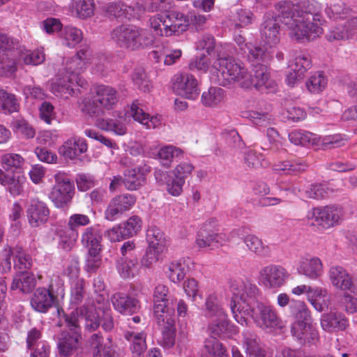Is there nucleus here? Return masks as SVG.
Masks as SVG:
<instances>
[{
    "label": "nucleus",
    "instance_id": "f257e3e1",
    "mask_svg": "<svg viewBox=\"0 0 357 357\" xmlns=\"http://www.w3.org/2000/svg\"><path fill=\"white\" fill-rule=\"evenodd\" d=\"M252 66V70L249 72L242 62L231 57L221 56L218 54L212 67L217 70L219 82L223 86L238 82L241 87L244 89L255 87L261 91H275L276 84L271 79V73L267 66Z\"/></svg>",
    "mask_w": 357,
    "mask_h": 357
},
{
    "label": "nucleus",
    "instance_id": "f03ea898",
    "mask_svg": "<svg viewBox=\"0 0 357 357\" xmlns=\"http://www.w3.org/2000/svg\"><path fill=\"white\" fill-rule=\"evenodd\" d=\"M230 309L235 320L242 326L247 325L246 315H250L257 327L264 331H271L279 326L280 319L275 309L263 303H257L252 307L238 306L231 299Z\"/></svg>",
    "mask_w": 357,
    "mask_h": 357
},
{
    "label": "nucleus",
    "instance_id": "7ed1b4c3",
    "mask_svg": "<svg viewBox=\"0 0 357 357\" xmlns=\"http://www.w3.org/2000/svg\"><path fill=\"white\" fill-rule=\"evenodd\" d=\"M288 310L295 320L291 328L292 335L303 344L317 342L319 333L312 325L311 313L306 303L300 300H292Z\"/></svg>",
    "mask_w": 357,
    "mask_h": 357
},
{
    "label": "nucleus",
    "instance_id": "20e7f679",
    "mask_svg": "<svg viewBox=\"0 0 357 357\" xmlns=\"http://www.w3.org/2000/svg\"><path fill=\"white\" fill-rule=\"evenodd\" d=\"M91 61V52L87 47L81 49L66 63V74L57 79L54 84L57 91L72 95L73 86L76 84L84 87L85 81L79 75L82 73Z\"/></svg>",
    "mask_w": 357,
    "mask_h": 357
},
{
    "label": "nucleus",
    "instance_id": "39448f33",
    "mask_svg": "<svg viewBox=\"0 0 357 357\" xmlns=\"http://www.w3.org/2000/svg\"><path fill=\"white\" fill-rule=\"evenodd\" d=\"M317 3L310 0H301L296 6L290 1H280L275 5L277 14L268 13L266 15V22L274 21L280 22L283 20L292 18L294 12H298V16L303 18L301 22H314L321 20V15L317 11Z\"/></svg>",
    "mask_w": 357,
    "mask_h": 357
},
{
    "label": "nucleus",
    "instance_id": "423d86ee",
    "mask_svg": "<svg viewBox=\"0 0 357 357\" xmlns=\"http://www.w3.org/2000/svg\"><path fill=\"white\" fill-rule=\"evenodd\" d=\"M55 183L49 194V199L57 208H66L71 204L75 188L73 181L63 172L54 175Z\"/></svg>",
    "mask_w": 357,
    "mask_h": 357
},
{
    "label": "nucleus",
    "instance_id": "0eeeda50",
    "mask_svg": "<svg viewBox=\"0 0 357 357\" xmlns=\"http://www.w3.org/2000/svg\"><path fill=\"white\" fill-rule=\"evenodd\" d=\"M229 289L236 298H240L243 302L238 306L252 307L257 302L259 289L255 284L245 278H231L228 281Z\"/></svg>",
    "mask_w": 357,
    "mask_h": 357
},
{
    "label": "nucleus",
    "instance_id": "6e6552de",
    "mask_svg": "<svg viewBox=\"0 0 357 357\" xmlns=\"http://www.w3.org/2000/svg\"><path fill=\"white\" fill-rule=\"evenodd\" d=\"M164 26L161 28V24H158L149 29L138 28V41L137 50L144 48L152 45L155 41V36L152 33V29L156 35L161 36H170L173 34L179 35L186 31L188 24H171L169 26L166 24H162Z\"/></svg>",
    "mask_w": 357,
    "mask_h": 357
},
{
    "label": "nucleus",
    "instance_id": "1a4fd4ad",
    "mask_svg": "<svg viewBox=\"0 0 357 357\" xmlns=\"http://www.w3.org/2000/svg\"><path fill=\"white\" fill-rule=\"evenodd\" d=\"M96 309L93 305H83L65 314V321L69 328H77L81 321H84L85 328L89 331H93L100 326V320Z\"/></svg>",
    "mask_w": 357,
    "mask_h": 357
},
{
    "label": "nucleus",
    "instance_id": "9d476101",
    "mask_svg": "<svg viewBox=\"0 0 357 357\" xmlns=\"http://www.w3.org/2000/svg\"><path fill=\"white\" fill-rule=\"evenodd\" d=\"M105 15L110 21H146L144 12L141 8L134 9L122 2H113L103 8Z\"/></svg>",
    "mask_w": 357,
    "mask_h": 357
},
{
    "label": "nucleus",
    "instance_id": "9b49d317",
    "mask_svg": "<svg viewBox=\"0 0 357 357\" xmlns=\"http://www.w3.org/2000/svg\"><path fill=\"white\" fill-rule=\"evenodd\" d=\"M344 212L342 208L337 206H326L314 208L307 213V219L312 224L329 228L338 225L342 220Z\"/></svg>",
    "mask_w": 357,
    "mask_h": 357
},
{
    "label": "nucleus",
    "instance_id": "f8f14e48",
    "mask_svg": "<svg viewBox=\"0 0 357 357\" xmlns=\"http://www.w3.org/2000/svg\"><path fill=\"white\" fill-rule=\"evenodd\" d=\"M172 87L176 95L188 99H196L199 93L197 79L194 75L187 73L174 75L172 79Z\"/></svg>",
    "mask_w": 357,
    "mask_h": 357
},
{
    "label": "nucleus",
    "instance_id": "ddd939ff",
    "mask_svg": "<svg viewBox=\"0 0 357 357\" xmlns=\"http://www.w3.org/2000/svg\"><path fill=\"white\" fill-rule=\"evenodd\" d=\"M162 307L157 306L155 310V319L159 325H164L162 330L161 344L165 348H171L175 344L176 337V319L174 310H170L165 314H161Z\"/></svg>",
    "mask_w": 357,
    "mask_h": 357
},
{
    "label": "nucleus",
    "instance_id": "4468645a",
    "mask_svg": "<svg viewBox=\"0 0 357 357\" xmlns=\"http://www.w3.org/2000/svg\"><path fill=\"white\" fill-rule=\"evenodd\" d=\"M241 50L252 65L268 63L273 57V49L263 42H248L243 45Z\"/></svg>",
    "mask_w": 357,
    "mask_h": 357
},
{
    "label": "nucleus",
    "instance_id": "2eb2a0df",
    "mask_svg": "<svg viewBox=\"0 0 357 357\" xmlns=\"http://www.w3.org/2000/svg\"><path fill=\"white\" fill-rule=\"evenodd\" d=\"M136 202L135 196L123 194L112 198L105 211V218L109 221H114L125 212L129 211Z\"/></svg>",
    "mask_w": 357,
    "mask_h": 357
},
{
    "label": "nucleus",
    "instance_id": "dca6fc26",
    "mask_svg": "<svg viewBox=\"0 0 357 357\" xmlns=\"http://www.w3.org/2000/svg\"><path fill=\"white\" fill-rule=\"evenodd\" d=\"M259 274L264 284L269 288L282 287L288 278V273L285 268L273 264L263 267Z\"/></svg>",
    "mask_w": 357,
    "mask_h": 357
},
{
    "label": "nucleus",
    "instance_id": "f3484780",
    "mask_svg": "<svg viewBox=\"0 0 357 357\" xmlns=\"http://www.w3.org/2000/svg\"><path fill=\"white\" fill-rule=\"evenodd\" d=\"M290 38L304 43L314 40L323 33V28L318 24H287Z\"/></svg>",
    "mask_w": 357,
    "mask_h": 357
},
{
    "label": "nucleus",
    "instance_id": "a211bd4d",
    "mask_svg": "<svg viewBox=\"0 0 357 357\" xmlns=\"http://www.w3.org/2000/svg\"><path fill=\"white\" fill-rule=\"evenodd\" d=\"M50 213L46 203L37 198L30 200L26 208V216L31 227H38L46 223Z\"/></svg>",
    "mask_w": 357,
    "mask_h": 357
},
{
    "label": "nucleus",
    "instance_id": "6ab92c4d",
    "mask_svg": "<svg viewBox=\"0 0 357 357\" xmlns=\"http://www.w3.org/2000/svg\"><path fill=\"white\" fill-rule=\"evenodd\" d=\"M138 28L126 24H122L112 33V38L122 47L130 50H137L138 43L134 38L138 36Z\"/></svg>",
    "mask_w": 357,
    "mask_h": 357
},
{
    "label": "nucleus",
    "instance_id": "aec40b11",
    "mask_svg": "<svg viewBox=\"0 0 357 357\" xmlns=\"http://www.w3.org/2000/svg\"><path fill=\"white\" fill-rule=\"evenodd\" d=\"M43 29L49 34L58 33L66 42L67 45L70 46L79 43L82 33L77 28L63 24H43Z\"/></svg>",
    "mask_w": 357,
    "mask_h": 357
},
{
    "label": "nucleus",
    "instance_id": "412c9836",
    "mask_svg": "<svg viewBox=\"0 0 357 357\" xmlns=\"http://www.w3.org/2000/svg\"><path fill=\"white\" fill-rule=\"evenodd\" d=\"M328 277L332 285L337 289L348 291L354 287L352 277L342 266H331L328 271Z\"/></svg>",
    "mask_w": 357,
    "mask_h": 357
},
{
    "label": "nucleus",
    "instance_id": "4be33fe9",
    "mask_svg": "<svg viewBox=\"0 0 357 357\" xmlns=\"http://www.w3.org/2000/svg\"><path fill=\"white\" fill-rule=\"evenodd\" d=\"M25 181L26 178L20 172L6 174L0 169V184L6 187L13 197L19 196L23 192Z\"/></svg>",
    "mask_w": 357,
    "mask_h": 357
},
{
    "label": "nucleus",
    "instance_id": "5701e85b",
    "mask_svg": "<svg viewBox=\"0 0 357 357\" xmlns=\"http://www.w3.org/2000/svg\"><path fill=\"white\" fill-rule=\"evenodd\" d=\"M114 309L125 315L135 313L139 308L137 299L123 293H116L111 297Z\"/></svg>",
    "mask_w": 357,
    "mask_h": 357
},
{
    "label": "nucleus",
    "instance_id": "b1692460",
    "mask_svg": "<svg viewBox=\"0 0 357 357\" xmlns=\"http://www.w3.org/2000/svg\"><path fill=\"white\" fill-rule=\"evenodd\" d=\"M298 271L299 273L314 280L323 273V264L317 257H302L299 261Z\"/></svg>",
    "mask_w": 357,
    "mask_h": 357
},
{
    "label": "nucleus",
    "instance_id": "393cba45",
    "mask_svg": "<svg viewBox=\"0 0 357 357\" xmlns=\"http://www.w3.org/2000/svg\"><path fill=\"white\" fill-rule=\"evenodd\" d=\"M95 93L96 100L98 102L100 107L107 109H112L119 100L116 90L110 86H98Z\"/></svg>",
    "mask_w": 357,
    "mask_h": 357
},
{
    "label": "nucleus",
    "instance_id": "a878e982",
    "mask_svg": "<svg viewBox=\"0 0 357 357\" xmlns=\"http://www.w3.org/2000/svg\"><path fill=\"white\" fill-rule=\"evenodd\" d=\"M348 325V320L340 312H330L321 316V326L326 331H344Z\"/></svg>",
    "mask_w": 357,
    "mask_h": 357
},
{
    "label": "nucleus",
    "instance_id": "bb28decb",
    "mask_svg": "<svg viewBox=\"0 0 357 357\" xmlns=\"http://www.w3.org/2000/svg\"><path fill=\"white\" fill-rule=\"evenodd\" d=\"M167 20L170 22H174L176 20H183L184 22H188L190 20L191 22H204L206 20L204 16L195 15L192 13L189 15L186 16L183 13L176 10H165L157 14L154 16L153 22H166Z\"/></svg>",
    "mask_w": 357,
    "mask_h": 357
},
{
    "label": "nucleus",
    "instance_id": "cd10ccee",
    "mask_svg": "<svg viewBox=\"0 0 357 357\" xmlns=\"http://www.w3.org/2000/svg\"><path fill=\"white\" fill-rule=\"evenodd\" d=\"M54 296L50 289L38 288L34 292L31 305L32 307L40 312H46L53 305Z\"/></svg>",
    "mask_w": 357,
    "mask_h": 357
},
{
    "label": "nucleus",
    "instance_id": "c85d7f7f",
    "mask_svg": "<svg viewBox=\"0 0 357 357\" xmlns=\"http://www.w3.org/2000/svg\"><path fill=\"white\" fill-rule=\"evenodd\" d=\"M80 335L77 332L73 333H63L58 342L59 354L61 357H69L79 347Z\"/></svg>",
    "mask_w": 357,
    "mask_h": 357
},
{
    "label": "nucleus",
    "instance_id": "c756f323",
    "mask_svg": "<svg viewBox=\"0 0 357 357\" xmlns=\"http://www.w3.org/2000/svg\"><path fill=\"white\" fill-rule=\"evenodd\" d=\"M36 283V278L33 273L22 271L14 276L10 289L19 290L24 294H29L35 288Z\"/></svg>",
    "mask_w": 357,
    "mask_h": 357
},
{
    "label": "nucleus",
    "instance_id": "7c9ffc66",
    "mask_svg": "<svg viewBox=\"0 0 357 357\" xmlns=\"http://www.w3.org/2000/svg\"><path fill=\"white\" fill-rule=\"evenodd\" d=\"M87 149V144L84 139L73 137L65 142L60 151L65 158L73 160L85 153Z\"/></svg>",
    "mask_w": 357,
    "mask_h": 357
},
{
    "label": "nucleus",
    "instance_id": "2f4dec72",
    "mask_svg": "<svg viewBox=\"0 0 357 357\" xmlns=\"http://www.w3.org/2000/svg\"><path fill=\"white\" fill-rule=\"evenodd\" d=\"M101 241L102 234L96 227H86L82 234L81 242L89 252L100 251L102 249Z\"/></svg>",
    "mask_w": 357,
    "mask_h": 357
},
{
    "label": "nucleus",
    "instance_id": "473e14b6",
    "mask_svg": "<svg viewBox=\"0 0 357 357\" xmlns=\"http://www.w3.org/2000/svg\"><path fill=\"white\" fill-rule=\"evenodd\" d=\"M130 115L147 129L158 128L161 124V121L158 116L150 117L149 114L139 107L137 102H134L131 105Z\"/></svg>",
    "mask_w": 357,
    "mask_h": 357
},
{
    "label": "nucleus",
    "instance_id": "72a5a7b5",
    "mask_svg": "<svg viewBox=\"0 0 357 357\" xmlns=\"http://www.w3.org/2000/svg\"><path fill=\"white\" fill-rule=\"evenodd\" d=\"M243 347L248 357H263L265 350L256 334L247 331L243 334Z\"/></svg>",
    "mask_w": 357,
    "mask_h": 357
},
{
    "label": "nucleus",
    "instance_id": "f704fd0d",
    "mask_svg": "<svg viewBox=\"0 0 357 357\" xmlns=\"http://www.w3.org/2000/svg\"><path fill=\"white\" fill-rule=\"evenodd\" d=\"M17 56L19 61L24 65L38 66L45 60V54L43 49L31 51L22 45L17 52Z\"/></svg>",
    "mask_w": 357,
    "mask_h": 357
},
{
    "label": "nucleus",
    "instance_id": "c9c22d12",
    "mask_svg": "<svg viewBox=\"0 0 357 357\" xmlns=\"http://www.w3.org/2000/svg\"><path fill=\"white\" fill-rule=\"evenodd\" d=\"M70 9L73 15L86 20L93 15L94 3L93 0H73Z\"/></svg>",
    "mask_w": 357,
    "mask_h": 357
},
{
    "label": "nucleus",
    "instance_id": "e433bc0d",
    "mask_svg": "<svg viewBox=\"0 0 357 357\" xmlns=\"http://www.w3.org/2000/svg\"><path fill=\"white\" fill-rule=\"evenodd\" d=\"M205 314L209 319L227 316L215 294H211L206 297L205 301Z\"/></svg>",
    "mask_w": 357,
    "mask_h": 357
},
{
    "label": "nucleus",
    "instance_id": "4c0bfd02",
    "mask_svg": "<svg viewBox=\"0 0 357 357\" xmlns=\"http://www.w3.org/2000/svg\"><path fill=\"white\" fill-rule=\"evenodd\" d=\"M169 293V289L164 284H158L153 292V314L155 317V310L157 306H160L162 307V312L161 314H165L167 312L170 310H174L173 307H170L169 306V300L167 299V295Z\"/></svg>",
    "mask_w": 357,
    "mask_h": 357
},
{
    "label": "nucleus",
    "instance_id": "58836bf2",
    "mask_svg": "<svg viewBox=\"0 0 357 357\" xmlns=\"http://www.w3.org/2000/svg\"><path fill=\"white\" fill-rule=\"evenodd\" d=\"M126 338L131 342L130 350L133 357H143L146 349V335L144 333H128Z\"/></svg>",
    "mask_w": 357,
    "mask_h": 357
},
{
    "label": "nucleus",
    "instance_id": "ea45409f",
    "mask_svg": "<svg viewBox=\"0 0 357 357\" xmlns=\"http://www.w3.org/2000/svg\"><path fill=\"white\" fill-rule=\"evenodd\" d=\"M18 65H22L18 60L17 53L2 54L0 59V75L3 76H11L17 70Z\"/></svg>",
    "mask_w": 357,
    "mask_h": 357
},
{
    "label": "nucleus",
    "instance_id": "a19ab883",
    "mask_svg": "<svg viewBox=\"0 0 357 357\" xmlns=\"http://www.w3.org/2000/svg\"><path fill=\"white\" fill-rule=\"evenodd\" d=\"M224 98V90L219 87L213 86L202 93L201 102L205 107H213L220 104Z\"/></svg>",
    "mask_w": 357,
    "mask_h": 357
},
{
    "label": "nucleus",
    "instance_id": "79ce46f5",
    "mask_svg": "<svg viewBox=\"0 0 357 357\" xmlns=\"http://www.w3.org/2000/svg\"><path fill=\"white\" fill-rule=\"evenodd\" d=\"M243 242L248 249L257 256L266 257L270 252L269 247L264 245L261 239L255 235H246L243 238Z\"/></svg>",
    "mask_w": 357,
    "mask_h": 357
},
{
    "label": "nucleus",
    "instance_id": "37998d69",
    "mask_svg": "<svg viewBox=\"0 0 357 357\" xmlns=\"http://www.w3.org/2000/svg\"><path fill=\"white\" fill-rule=\"evenodd\" d=\"M146 182L144 174L139 169L128 170L125 174L123 184L128 190H136Z\"/></svg>",
    "mask_w": 357,
    "mask_h": 357
},
{
    "label": "nucleus",
    "instance_id": "c03bdc74",
    "mask_svg": "<svg viewBox=\"0 0 357 357\" xmlns=\"http://www.w3.org/2000/svg\"><path fill=\"white\" fill-rule=\"evenodd\" d=\"M353 26L351 24H332L326 37L328 41L349 38L352 34Z\"/></svg>",
    "mask_w": 357,
    "mask_h": 357
},
{
    "label": "nucleus",
    "instance_id": "a18cd8bd",
    "mask_svg": "<svg viewBox=\"0 0 357 357\" xmlns=\"http://www.w3.org/2000/svg\"><path fill=\"white\" fill-rule=\"evenodd\" d=\"M137 257L121 258L117 264V270L123 278H132L138 271Z\"/></svg>",
    "mask_w": 357,
    "mask_h": 357
},
{
    "label": "nucleus",
    "instance_id": "49530a36",
    "mask_svg": "<svg viewBox=\"0 0 357 357\" xmlns=\"http://www.w3.org/2000/svg\"><path fill=\"white\" fill-rule=\"evenodd\" d=\"M261 36L262 42L273 49L280 40L278 24H264L261 29Z\"/></svg>",
    "mask_w": 357,
    "mask_h": 357
},
{
    "label": "nucleus",
    "instance_id": "de8ad7c7",
    "mask_svg": "<svg viewBox=\"0 0 357 357\" xmlns=\"http://www.w3.org/2000/svg\"><path fill=\"white\" fill-rule=\"evenodd\" d=\"M166 273L169 280L174 283L183 280L186 275L184 260L180 259L170 262L167 265Z\"/></svg>",
    "mask_w": 357,
    "mask_h": 357
},
{
    "label": "nucleus",
    "instance_id": "09e8293b",
    "mask_svg": "<svg viewBox=\"0 0 357 357\" xmlns=\"http://www.w3.org/2000/svg\"><path fill=\"white\" fill-rule=\"evenodd\" d=\"M159 159L164 166L169 167L172 162L183 157V151L172 145L161 148L158 153Z\"/></svg>",
    "mask_w": 357,
    "mask_h": 357
},
{
    "label": "nucleus",
    "instance_id": "8fccbe9b",
    "mask_svg": "<svg viewBox=\"0 0 357 357\" xmlns=\"http://www.w3.org/2000/svg\"><path fill=\"white\" fill-rule=\"evenodd\" d=\"M204 349L211 357H228L227 349L215 337H210L204 341Z\"/></svg>",
    "mask_w": 357,
    "mask_h": 357
},
{
    "label": "nucleus",
    "instance_id": "3c124183",
    "mask_svg": "<svg viewBox=\"0 0 357 357\" xmlns=\"http://www.w3.org/2000/svg\"><path fill=\"white\" fill-rule=\"evenodd\" d=\"M59 238V246L66 250H70L75 244L77 232L68 227L66 229H61L58 231Z\"/></svg>",
    "mask_w": 357,
    "mask_h": 357
},
{
    "label": "nucleus",
    "instance_id": "603ef678",
    "mask_svg": "<svg viewBox=\"0 0 357 357\" xmlns=\"http://www.w3.org/2000/svg\"><path fill=\"white\" fill-rule=\"evenodd\" d=\"M96 126L101 130L113 131L119 135H123L127 131L124 124L119 121H114L110 119H99L97 120Z\"/></svg>",
    "mask_w": 357,
    "mask_h": 357
},
{
    "label": "nucleus",
    "instance_id": "864d4df0",
    "mask_svg": "<svg viewBox=\"0 0 357 357\" xmlns=\"http://www.w3.org/2000/svg\"><path fill=\"white\" fill-rule=\"evenodd\" d=\"M21 44L18 39L10 37L7 34L0 33V53H17Z\"/></svg>",
    "mask_w": 357,
    "mask_h": 357
},
{
    "label": "nucleus",
    "instance_id": "5fc2aeb1",
    "mask_svg": "<svg viewBox=\"0 0 357 357\" xmlns=\"http://www.w3.org/2000/svg\"><path fill=\"white\" fill-rule=\"evenodd\" d=\"M210 319L211 322L208 324V331L213 337L220 336L227 331L229 328L227 316H225V317H215Z\"/></svg>",
    "mask_w": 357,
    "mask_h": 357
},
{
    "label": "nucleus",
    "instance_id": "6e6d98bb",
    "mask_svg": "<svg viewBox=\"0 0 357 357\" xmlns=\"http://www.w3.org/2000/svg\"><path fill=\"white\" fill-rule=\"evenodd\" d=\"M328 80L321 73L312 75L306 82L305 86L312 93H319L326 86Z\"/></svg>",
    "mask_w": 357,
    "mask_h": 357
},
{
    "label": "nucleus",
    "instance_id": "4d7b16f0",
    "mask_svg": "<svg viewBox=\"0 0 357 357\" xmlns=\"http://www.w3.org/2000/svg\"><path fill=\"white\" fill-rule=\"evenodd\" d=\"M146 238L150 246L158 247L159 249L165 248V234L155 226L149 228L146 231Z\"/></svg>",
    "mask_w": 357,
    "mask_h": 357
},
{
    "label": "nucleus",
    "instance_id": "13d9d810",
    "mask_svg": "<svg viewBox=\"0 0 357 357\" xmlns=\"http://www.w3.org/2000/svg\"><path fill=\"white\" fill-rule=\"evenodd\" d=\"M244 162L248 167L252 169H257L260 167H266L268 165V162L264 160L263 155L257 153L255 151H248L245 153Z\"/></svg>",
    "mask_w": 357,
    "mask_h": 357
},
{
    "label": "nucleus",
    "instance_id": "bf43d9fd",
    "mask_svg": "<svg viewBox=\"0 0 357 357\" xmlns=\"http://www.w3.org/2000/svg\"><path fill=\"white\" fill-rule=\"evenodd\" d=\"M121 225L123 229L124 236L130 238L136 235L141 230L142 222L139 216L133 215Z\"/></svg>",
    "mask_w": 357,
    "mask_h": 357
},
{
    "label": "nucleus",
    "instance_id": "052dcab7",
    "mask_svg": "<svg viewBox=\"0 0 357 357\" xmlns=\"http://www.w3.org/2000/svg\"><path fill=\"white\" fill-rule=\"evenodd\" d=\"M85 296V281L83 278H77L72 284L70 301L75 305H79Z\"/></svg>",
    "mask_w": 357,
    "mask_h": 357
},
{
    "label": "nucleus",
    "instance_id": "680f3d73",
    "mask_svg": "<svg viewBox=\"0 0 357 357\" xmlns=\"http://www.w3.org/2000/svg\"><path fill=\"white\" fill-rule=\"evenodd\" d=\"M294 61L291 65V70H297L304 75L311 66V60L306 54L295 52Z\"/></svg>",
    "mask_w": 357,
    "mask_h": 357
},
{
    "label": "nucleus",
    "instance_id": "e2e57ef3",
    "mask_svg": "<svg viewBox=\"0 0 357 357\" xmlns=\"http://www.w3.org/2000/svg\"><path fill=\"white\" fill-rule=\"evenodd\" d=\"M98 103V102L96 100V96L93 98L85 97L79 103V109L84 114L90 116H98L100 112Z\"/></svg>",
    "mask_w": 357,
    "mask_h": 357
},
{
    "label": "nucleus",
    "instance_id": "0e129e2a",
    "mask_svg": "<svg viewBox=\"0 0 357 357\" xmlns=\"http://www.w3.org/2000/svg\"><path fill=\"white\" fill-rule=\"evenodd\" d=\"M3 96L1 102L0 111L9 114L17 112L20 105L15 96L5 91Z\"/></svg>",
    "mask_w": 357,
    "mask_h": 357
},
{
    "label": "nucleus",
    "instance_id": "69168bd1",
    "mask_svg": "<svg viewBox=\"0 0 357 357\" xmlns=\"http://www.w3.org/2000/svg\"><path fill=\"white\" fill-rule=\"evenodd\" d=\"M290 142L296 145L306 146L314 144L313 135L303 130H294L289 134Z\"/></svg>",
    "mask_w": 357,
    "mask_h": 357
},
{
    "label": "nucleus",
    "instance_id": "338daca9",
    "mask_svg": "<svg viewBox=\"0 0 357 357\" xmlns=\"http://www.w3.org/2000/svg\"><path fill=\"white\" fill-rule=\"evenodd\" d=\"M165 248H160L149 245L145 255L141 260L142 266L146 268L151 267L153 264L158 261L160 254L163 252Z\"/></svg>",
    "mask_w": 357,
    "mask_h": 357
},
{
    "label": "nucleus",
    "instance_id": "774afa93",
    "mask_svg": "<svg viewBox=\"0 0 357 357\" xmlns=\"http://www.w3.org/2000/svg\"><path fill=\"white\" fill-rule=\"evenodd\" d=\"M220 236L218 234H204L199 232L196 238L195 243L199 248H206L220 243Z\"/></svg>",
    "mask_w": 357,
    "mask_h": 357
}]
</instances>
